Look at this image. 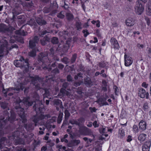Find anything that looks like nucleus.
Wrapping results in <instances>:
<instances>
[{
  "instance_id": "f257e3e1",
  "label": "nucleus",
  "mask_w": 151,
  "mask_h": 151,
  "mask_svg": "<svg viewBox=\"0 0 151 151\" xmlns=\"http://www.w3.org/2000/svg\"><path fill=\"white\" fill-rule=\"evenodd\" d=\"M34 103L35 101L31 100L29 97H27L24 98L22 100L19 98L16 101L15 108L21 118L20 120L23 124H24L27 121L24 108L27 109L29 107L32 106Z\"/></svg>"
},
{
  "instance_id": "f03ea898",
  "label": "nucleus",
  "mask_w": 151,
  "mask_h": 151,
  "mask_svg": "<svg viewBox=\"0 0 151 151\" xmlns=\"http://www.w3.org/2000/svg\"><path fill=\"white\" fill-rule=\"evenodd\" d=\"M28 61V59L26 58L25 59L22 56L21 57L19 60H15L14 64L16 67H20L23 69L24 72H27L28 71L29 67Z\"/></svg>"
},
{
  "instance_id": "7ed1b4c3",
  "label": "nucleus",
  "mask_w": 151,
  "mask_h": 151,
  "mask_svg": "<svg viewBox=\"0 0 151 151\" xmlns=\"http://www.w3.org/2000/svg\"><path fill=\"white\" fill-rule=\"evenodd\" d=\"M10 114L7 110H5L2 114L0 116V127H1L9 121Z\"/></svg>"
},
{
  "instance_id": "20e7f679",
  "label": "nucleus",
  "mask_w": 151,
  "mask_h": 151,
  "mask_svg": "<svg viewBox=\"0 0 151 151\" xmlns=\"http://www.w3.org/2000/svg\"><path fill=\"white\" fill-rule=\"evenodd\" d=\"M48 53L47 52H40L37 57V60L39 63H44L48 60Z\"/></svg>"
},
{
  "instance_id": "39448f33",
  "label": "nucleus",
  "mask_w": 151,
  "mask_h": 151,
  "mask_svg": "<svg viewBox=\"0 0 151 151\" xmlns=\"http://www.w3.org/2000/svg\"><path fill=\"white\" fill-rule=\"evenodd\" d=\"M2 92L4 94L5 96H6V94L8 93L9 91H10L12 90H14L17 91H18L20 89H21L22 90L23 88H24L22 84H20V85L17 87H16L15 88H10L7 89H5L4 88V85H3L2 86Z\"/></svg>"
},
{
  "instance_id": "423d86ee",
  "label": "nucleus",
  "mask_w": 151,
  "mask_h": 151,
  "mask_svg": "<svg viewBox=\"0 0 151 151\" xmlns=\"http://www.w3.org/2000/svg\"><path fill=\"white\" fill-rule=\"evenodd\" d=\"M136 12L138 15L141 14L143 12L144 8L141 3L137 1L136 5L135 7Z\"/></svg>"
},
{
  "instance_id": "0eeeda50",
  "label": "nucleus",
  "mask_w": 151,
  "mask_h": 151,
  "mask_svg": "<svg viewBox=\"0 0 151 151\" xmlns=\"http://www.w3.org/2000/svg\"><path fill=\"white\" fill-rule=\"evenodd\" d=\"M39 41V38L37 36H35L29 41V45L30 48L33 49L35 48L36 44Z\"/></svg>"
},
{
  "instance_id": "6e6552de",
  "label": "nucleus",
  "mask_w": 151,
  "mask_h": 151,
  "mask_svg": "<svg viewBox=\"0 0 151 151\" xmlns=\"http://www.w3.org/2000/svg\"><path fill=\"white\" fill-rule=\"evenodd\" d=\"M34 103H35V104L33 106L34 110L36 111H38L40 112L43 107V105L42 104L41 101L37 100Z\"/></svg>"
},
{
  "instance_id": "1a4fd4ad",
  "label": "nucleus",
  "mask_w": 151,
  "mask_h": 151,
  "mask_svg": "<svg viewBox=\"0 0 151 151\" xmlns=\"http://www.w3.org/2000/svg\"><path fill=\"white\" fill-rule=\"evenodd\" d=\"M138 95L140 97L144 98L145 97L147 99L149 98V93L142 88H139L138 91Z\"/></svg>"
},
{
  "instance_id": "9d476101",
  "label": "nucleus",
  "mask_w": 151,
  "mask_h": 151,
  "mask_svg": "<svg viewBox=\"0 0 151 151\" xmlns=\"http://www.w3.org/2000/svg\"><path fill=\"white\" fill-rule=\"evenodd\" d=\"M84 84L88 87H91L93 85V82L91 78L88 76L84 78Z\"/></svg>"
},
{
  "instance_id": "9b49d317",
  "label": "nucleus",
  "mask_w": 151,
  "mask_h": 151,
  "mask_svg": "<svg viewBox=\"0 0 151 151\" xmlns=\"http://www.w3.org/2000/svg\"><path fill=\"white\" fill-rule=\"evenodd\" d=\"M83 134L85 135H89L94 137L93 132L91 129L85 127L83 129Z\"/></svg>"
},
{
  "instance_id": "f8f14e48",
  "label": "nucleus",
  "mask_w": 151,
  "mask_h": 151,
  "mask_svg": "<svg viewBox=\"0 0 151 151\" xmlns=\"http://www.w3.org/2000/svg\"><path fill=\"white\" fill-rule=\"evenodd\" d=\"M80 143L79 140H72L70 141L68 144V146L69 147H73L77 145Z\"/></svg>"
},
{
  "instance_id": "ddd939ff",
  "label": "nucleus",
  "mask_w": 151,
  "mask_h": 151,
  "mask_svg": "<svg viewBox=\"0 0 151 151\" xmlns=\"http://www.w3.org/2000/svg\"><path fill=\"white\" fill-rule=\"evenodd\" d=\"M125 65L126 66H128L130 65L132 63V58L126 55H124Z\"/></svg>"
},
{
  "instance_id": "4468645a",
  "label": "nucleus",
  "mask_w": 151,
  "mask_h": 151,
  "mask_svg": "<svg viewBox=\"0 0 151 151\" xmlns=\"http://www.w3.org/2000/svg\"><path fill=\"white\" fill-rule=\"evenodd\" d=\"M37 23L40 26L45 25L46 24L47 22L42 18L38 17L36 19Z\"/></svg>"
},
{
  "instance_id": "2eb2a0df",
  "label": "nucleus",
  "mask_w": 151,
  "mask_h": 151,
  "mask_svg": "<svg viewBox=\"0 0 151 151\" xmlns=\"http://www.w3.org/2000/svg\"><path fill=\"white\" fill-rule=\"evenodd\" d=\"M40 43L42 46H45L47 44V42H50V38L48 37L45 36L43 38L40 40Z\"/></svg>"
},
{
  "instance_id": "dca6fc26",
  "label": "nucleus",
  "mask_w": 151,
  "mask_h": 151,
  "mask_svg": "<svg viewBox=\"0 0 151 151\" xmlns=\"http://www.w3.org/2000/svg\"><path fill=\"white\" fill-rule=\"evenodd\" d=\"M111 42L114 45V48L115 49H118L119 48V45L116 39L112 38L111 39Z\"/></svg>"
},
{
  "instance_id": "f3484780",
  "label": "nucleus",
  "mask_w": 151,
  "mask_h": 151,
  "mask_svg": "<svg viewBox=\"0 0 151 151\" xmlns=\"http://www.w3.org/2000/svg\"><path fill=\"white\" fill-rule=\"evenodd\" d=\"M139 129L141 130V131L145 130L146 127V123L143 120H141L139 124Z\"/></svg>"
},
{
  "instance_id": "a211bd4d",
  "label": "nucleus",
  "mask_w": 151,
  "mask_h": 151,
  "mask_svg": "<svg viewBox=\"0 0 151 151\" xmlns=\"http://www.w3.org/2000/svg\"><path fill=\"white\" fill-rule=\"evenodd\" d=\"M126 25L128 26H132L135 24L134 20L131 18H129L126 20Z\"/></svg>"
},
{
  "instance_id": "6ab92c4d",
  "label": "nucleus",
  "mask_w": 151,
  "mask_h": 151,
  "mask_svg": "<svg viewBox=\"0 0 151 151\" xmlns=\"http://www.w3.org/2000/svg\"><path fill=\"white\" fill-rule=\"evenodd\" d=\"M76 120L77 125L79 127H81L85 121L84 118L82 117H81Z\"/></svg>"
},
{
  "instance_id": "aec40b11",
  "label": "nucleus",
  "mask_w": 151,
  "mask_h": 151,
  "mask_svg": "<svg viewBox=\"0 0 151 151\" xmlns=\"http://www.w3.org/2000/svg\"><path fill=\"white\" fill-rule=\"evenodd\" d=\"M146 14L149 16H151V1H149L147 4Z\"/></svg>"
},
{
  "instance_id": "412c9836",
  "label": "nucleus",
  "mask_w": 151,
  "mask_h": 151,
  "mask_svg": "<svg viewBox=\"0 0 151 151\" xmlns=\"http://www.w3.org/2000/svg\"><path fill=\"white\" fill-rule=\"evenodd\" d=\"M27 24L31 26H34L35 27L37 26L36 22L33 19H31L29 20L27 22Z\"/></svg>"
},
{
  "instance_id": "4be33fe9",
  "label": "nucleus",
  "mask_w": 151,
  "mask_h": 151,
  "mask_svg": "<svg viewBox=\"0 0 151 151\" xmlns=\"http://www.w3.org/2000/svg\"><path fill=\"white\" fill-rule=\"evenodd\" d=\"M30 78L32 83L34 85H35V84L38 82L40 79L38 76H35L34 77L30 76Z\"/></svg>"
},
{
  "instance_id": "5701e85b",
  "label": "nucleus",
  "mask_w": 151,
  "mask_h": 151,
  "mask_svg": "<svg viewBox=\"0 0 151 151\" xmlns=\"http://www.w3.org/2000/svg\"><path fill=\"white\" fill-rule=\"evenodd\" d=\"M30 119L31 121L34 122L35 126L37 125V122L39 120V118L37 115H36L33 116Z\"/></svg>"
},
{
  "instance_id": "b1692460",
  "label": "nucleus",
  "mask_w": 151,
  "mask_h": 151,
  "mask_svg": "<svg viewBox=\"0 0 151 151\" xmlns=\"http://www.w3.org/2000/svg\"><path fill=\"white\" fill-rule=\"evenodd\" d=\"M62 103L60 100L57 99H54L52 101L50 102V104L52 105L58 106H59L60 103Z\"/></svg>"
},
{
  "instance_id": "393cba45",
  "label": "nucleus",
  "mask_w": 151,
  "mask_h": 151,
  "mask_svg": "<svg viewBox=\"0 0 151 151\" xmlns=\"http://www.w3.org/2000/svg\"><path fill=\"white\" fill-rule=\"evenodd\" d=\"M10 117L9 121L11 123H12L14 121L16 120V115L15 113L13 111H11L10 112Z\"/></svg>"
},
{
  "instance_id": "a878e982",
  "label": "nucleus",
  "mask_w": 151,
  "mask_h": 151,
  "mask_svg": "<svg viewBox=\"0 0 151 151\" xmlns=\"http://www.w3.org/2000/svg\"><path fill=\"white\" fill-rule=\"evenodd\" d=\"M24 127L28 131L32 130L34 128V123H30L28 124H25Z\"/></svg>"
},
{
  "instance_id": "bb28decb",
  "label": "nucleus",
  "mask_w": 151,
  "mask_h": 151,
  "mask_svg": "<svg viewBox=\"0 0 151 151\" xmlns=\"http://www.w3.org/2000/svg\"><path fill=\"white\" fill-rule=\"evenodd\" d=\"M50 41L53 44H58L59 43L58 38L57 37H53L50 39Z\"/></svg>"
},
{
  "instance_id": "cd10ccee",
  "label": "nucleus",
  "mask_w": 151,
  "mask_h": 151,
  "mask_svg": "<svg viewBox=\"0 0 151 151\" xmlns=\"http://www.w3.org/2000/svg\"><path fill=\"white\" fill-rule=\"evenodd\" d=\"M147 135L145 134H142L139 135L138 137V139L141 142H143L146 139Z\"/></svg>"
},
{
  "instance_id": "c85d7f7f",
  "label": "nucleus",
  "mask_w": 151,
  "mask_h": 151,
  "mask_svg": "<svg viewBox=\"0 0 151 151\" xmlns=\"http://www.w3.org/2000/svg\"><path fill=\"white\" fill-rule=\"evenodd\" d=\"M14 143L16 145H24L25 142L23 139L19 138L14 140Z\"/></svg>"
},
{
  "instance_id": "c756f323",
  "label": "nucleus",
  "mask_w": 151,
  "mask_h": 151,
  "mask_svg": "<svg viewBox=\"0 0 151 151\" xmlns=\"http://www.w3.org/2000/svg\"><path fill=\"white\" fill-rule=\"evenodd\" d=\"M77 58V54L75 53L73 55L70 60V65L74 63L76 61Z\"/></svg>"
},
{
  "instance_id": "7c9ffc66",
  "label": "nucleus",
  "mask_w": 151,
  "mask_h": 151,
  "mask_svg": "<svg viewBox=\"0 0 151 151\" xmlns=\"http://www.w3.org/2000/svg\"><path fill=\"white\" fill-rule=\"evenodd\" d=\"M44 63H43L42 65L41 66V69L44 70H47L49 72H50L52 70V68L51 67H49V66H47L45 65H44Z\"/></svg>"
},
{
  "instance_id": "2f4dec72",
  "label": "nucleus",
  "mask_w": 151,
  "mask_h": 151,
  "mask_svg": "<svg viewBox=\"0 0 151 151\" xmlns=\"http://www.w3.org/2000/svg\"><path fill=\"white\" fill-rule=\"evenodd\" d=\"M83 83L82 80H79L74 81L73 84L74 86L77 87L83 84Z\"/></svg>"
},
{
  "instance_id": "473e14b6",
  "label": "nucleus",
  "mask_w": 151,
  "mask_h": 151,
  "mask_svg": "<svg viewBox=\"0 0 151 151\" xmlns=\"http://www.w3.org/2000/svg\"><path fill=\"white\" fill-rule=\"evenodd\" d=\"M8 104L5 101H0V106L1 107L4 109L7 108Z\"/></svg>"
},
{
  "instance_id": "72a5a7b5",
  "label": "nucleus",
  "mask_w": 151,
  "mask_h": 151,
  "mask_svg": "<svg viewBox=\"0 0 151 151\" xmlns=\"http://www.w3.org/2000/svg\"><path fill=\"white\" fill-rule=\"evenodd\" d=\"M6 28L5 32H7L10 33H12L14 30H15V28L13 27L10 26L8 27L6 25Z\"/></svg>"
},
{
  "instance_id": "f704fd0d",
  "label": "nucleus",
  "mask_w": 151,
  "mask_h": 151,
  "mask_svg": "<svg viewBox=\"0 0 151 151\" xmlns=\"http://www.w3.org/2000/svg\"><path fill=\"white\" fill-rule=\"evenodd\" d=\"M69 83L68 82H64L62 84V88L60 89V91H62V90H66L69 85Z\"/></svg>"
},
{
  "instance_id": "c9c22d12",
  "label": "nucleus",
  "mask_w": 151,
  "mask_h": 151,
  "mask_svg": "<svg viewBox=\"0 0 151 151\" xmlns=\"http://www.w3.org/2000/svg\"><path fill=\"white\" fill-rule=\"evenodd\" d=\"M61 61L65 64L70 65V60L67 57H65L61 59Z\"/></svg>"
},
{
  "instance_id": "e433bc0d",
  "label": "nucleus",
  "mask_w": 151,
  "mask_h": 151,
  "mask_svg": "<svg viewBox=\"0 0 151 151\" xmlns=\"http://www.w3.org/2000/svg\"><path fill=\"white\" fill-rule=\"evenodd\" d=\"M52 10V6L50 5L49 7H45L43 9V12L45 13H48Z\"/></svg>"
},
{
  "instance_id": "4c0bfd02",
  "label": "nucleus",
  "mask_w": 151,
  "mask_h": 151,
  "mask_svg": "<svg viewBox=\"0 0 151 151\" xmlns=\"http://www.w3.org/2000/svg\"><path fill=\"white\" fill-rule=\"evenodd\" d=\"M44 89L45 91V93L43 94V96L44 100L45 98H48L50 95V93L48 89L45 88Z\"/></svg>"
},
{
  "instance_id": "58836bf2",
  "label": "nucleus",
  "mask_w": 151,
  "mask_h": 151,
  "mask_svg": "<svg viewBox=\"0 0 151 151\" xmlns=\"http://www.w3.org/2000/svg\"><path fill=\"white\" fill-rule=\"evenodd\" d=\"M66 17L69 21L72 20L73 19V16L71 13H67L66 14Z\"/></svg>"
},
{
  "instance_id": "ea45409f",
  "label": "nucleus",
  "mask_w": 151,
  "mask_h": 151,
  "mask_svg": "<svg viewBox=\"0 0 151 151\" xmlns=\"http://www.w3.org/2000/svg\"><path fill=\"white\" fill-rule=\"evenodd\" d=\"M20 84H22V85L23 86L24 88H23L22 90L21 89H20V90L18 91H17V92H18L20 90H21L22 91L23 89L24 88V92L25 94L26 95H27L28 93V92H29V87H25V88H24V87L23 86V84L22 83H20L19 84H18V86H17L16 87H17L20 85Z\"/></svg>"
},
{
  "instance_id": "a19ab883",
  "label": "nucleus",
  "mask_w": 151,
  "mask_h": 151,
  "mask_svg": "<svg viewBox=\"0 0 151 151\" xmlns=\"http://www.w3.org/2000/svg\"><path fill=\"white\" fill-rule=\"evenodd\" d=\"M6 25L3 24H0V32L5 33Z\"/></svg>"
},
{
  "instance_id": "79ce46f5",
  "label": "nucleus",
  "mask_w": 151,
  "mask_h": 151,
  "mask_svg": "<svg viewBox=\"0 0 151 151\" xmlns=\"http://www.w3.org/2000/svg\"><path fill=\"white\" fill-rule=\"evenodd\" d=\"M50 71L54 75H55L59 74L60 73V71L59 70L57 67L54 69H52V70Z\"/></svg>"
},
{
  "instance_id": "37998d69",
  "label": "nucleus",
  "mask_w": 151,
  "mask_h": 151,
  "mask_svg": "<svg viewBox=\"0 0 151 151\" xmlns=\"http://www.w3.org/2000/svg\"><path fill=\"white\" fill-rule=\"evenodd\" d=\"M70 46L68 45H64L62 48V51L64 53H66L68 51L69 48Z\"/></svg>"
},
{
  "instance_id": "c03bdc74",
  "label": "nucleus",
  "mask_w": 151,
  "mask_h": 151,
  "mask_svg": "<svg viewBox=\"0 0 151 151\" xmlns=\"http://www.w3.org/2000/svg\"><path fill=\"white\" fill-rule=\"evenodd\" d=\"M28 55L30 57H34L36 55V52L35 50L33 49L32 51L28 53Z\"/></svg>"
},
{
  "instance_id": "a18cd8bd",
  "label": "nucleus",
  "mask_w": 151,
  "mask_h": 151,
  "mask_svg": "<svg viewBox=\"0 0 151 151\" xmlns=\"http://www.w3.org/2000/svg\"><path fill=\"white\" fill-rule=\"evenodd\" d=\"M20 136L19 132L18 130H16L12 133V136L14 138L16 137L17 138Z\"/></svg>"
},
{
  "instance_id": "49530a36",
  "label": "nucleus",
  "mask_w": 151,
  "mask_h": 151,
  "mask_svg": "<svg viewBox=\"0 0 151 151\" xmlns=\"http://www.w3.org/2000/svg\"><path fill=\"white\" fill-rule=\"evenodd\" d=\"M151 145V142L150 141H148L146 142L144 145L142 147L147 148H149L150 149Z\"/></svg>"
},
{
  "instance_id": "de8ad7c7",
  "label": "nucleus",
  "mask_w": 151,
  "mask_h": 151,
  "mask_svg": "<svg viewBox=\"0 0 151 151\" xmlns=\"http://www.w3.org/2000/svg\"><path fill=\"white\" fill-rule=\"evenodd\" d=\"M50 5L52 6V9H57L58 8V5L55 1H54L52 4H51Z\"/></svg>"
},
{
  "instance_id": "09e8293b",
  "label": "nucleus",
  "mask_w": 151,
  "mask_h": 151,
  "mask_svg": "<svg viewBox=\"0 0 151 151\" xmlns=\"http://www.w3.org/2000/svg\"><path fill=\"white\" fill-rule=\"evenodd\" d=\"M62 90V91H60V92L63 95H66L67 96H70V93L66 90Z\"/></svg>"
},
{
  "instance_id": "8fccbe9b",
  "label": "nucleus",
  "mask_w": 151,
  "mask_h": 151,
  "mask_svg": "<svg viewBox=\"0 0 151 151\" xmlns=\"http://www.w3.org/2000/svg\"><path fill=\"white\" fill-rule=\"evenodd\" d=\"M64 113L65 114V119H68L70 115V113L66 109Z\"/></svg>"
},
{
  "instance_id": "3c124183",
  "label": "nucleus",
  "mask_w": 151,
  "mask_h": 151,
  "mask_svg": "<svg viewBox=\"0 0 151 151\" xmlns=\"http://www.w3.org/2000/svg\"><path fill=\"white\" fill-rule=\"evenodd\" d=\"M82 75L83 74L81 73H78L77 75L75 76L74 78L75 80H77L79 78H82Z\"/></svg>"
},
{
  "instance_id": "603ef678",
  "label": "nucleus",
  "mask_w": 151,
  "mask_h": 151,
  "mask_svg": "<svg viewBox=\"0 0 151 151\" xmlns=\"http://www.w3.org/2000/svg\"><path fill=\"white\" fill-rule=\"evenodd\" d=\"M67 81L69 82H72L73 81V78L70 75H68L67 77Z\"/></svg>"
},
{
  "instance_id": "864d4df0",
  "label": "nucleus",
  "mask_w": 151,
  "mask_h": 151,
  "mask_svg": "<svg viewBox=\"0 0 151 151\" xmlns=\"http://www.w3.org/2000/svg\"><path fill=\"white\" fill-rule=\"evenodd\" d=\"M143 109L144 111H147L148 110V103L147 102L144 103L143 105Z\"/></svg>"
},
{
  "instance_id": "5fc2aeb1",
  "label": "nucleus",
  "mask_w": 151,
  "mask_h": 151,
  "mask_svg": "<svg viewBox=\"0 0 151 151\" xmlns=\"http://www.w3.org/2000/svg\"><path fill=\"white\" fill-rule=\"evenodd\" d=\"M72 41V38H68L65 42V44L64 45H68L70 46V44Z\"/></svg>"
},
{
  "instance_id": "6e6d98bb",
  "label": "nucleus",
  "mask_w": 151,
  "mask_h": 151,
  "mask_svg": "<svg viewBox=\"0 0 151 151\" xmlns=\"http://www.w3.org/2000/svg\"><path fill=\"white\" fill-rule=\"evenodd\" d=\"M81 23L80 22H77L76 23V26L77 28V30H80L82 28L81 27Z\"/></svg>"
},
{
  "instance_id": "4d7b16f0",
  "label": "nucleus",
  "mask_w": 151,
  "mask_h": 151,
  "mask_svg": "<svg viewBox=\"0 0 151 151\" xmlns=\"http://www.w3.org/2000/svg\"><path fill=\"white\" fill-rule=\"evenodd\" d=\"M99 67L101 68H104L106 67V64L105 63L104 61H101L99 63Z\"/></svg>"
},
{
  "instance_id": "13d9d810",
  "label": "nucleus",
  "mask_w": 151,
  "mask_h": 151,
  "mask_svg": "<svg viewBox=\"0 0 151 151\" xmlns=\"http://www.w3.org/2000/svg\"><path fill=\"white\" fill-rule=\"evenodd\" d=\"M62 12H60L57 14V16L59 18L63 19L65 17V15L62 14Z\"/></svg>"
},
{
  "instance_id": "bf43d9fd",
  "label": "nucleus",
  "mask_w": 151,
  "mask_h": 151,
  "mask_svg": "<svg viewBox=\"0 0 151 151\" xmlns=\"http://www.w3.org/2000/svg\"><path fill=\"white\" fill-rule=\"evenodd\" d=\"M133 129L134 132L136 133L138 132V129L137 126L136 125H134L133 127Z\"/></svg>"
},
{
  "instance_id": "052dcab7",
  "label": "nucleus",
  "mask_w": 151,
  "mask_h": 151,
  "mask_svg": "<svg viewBox=\"0 0 151 151\" xmlns=\"http://www.w3.org/2000/svg\"><path fill=\"white\" fill-rule=\"evenodd\" d=\"M119 133L121 136V137H123L124 135V131L123 129H119Z\"/></svg>"
},
{
  "instance_id": "680f3d73",
  "label": "nucleus",
  "mask_w": 151,
  "mask_h": 151,
  "mask_svg": "<svg viewBox=\"0 0 151 151\" xmlns=\"http://www.w3.org/2000/svg\"><path fill=\"white\" fill-rule=\"evenodd\" d=\"M40 142L39 141L37 142L35 140V142L33 143V145L34 146V148H35L36 147H37L38 145H40Z\"/></svg>"
},
{
  "instance_id": "e2e57ef3",
  "label": "nucleus",
  "mask_w": 151,
  "mask_h": 151,
  "mask_svg": "<svg viewBox=\"0 0 151 151\" xmlns=\"http://www.w3.org/2000/svg\"><path fill=\"white\" fill-rule=\"evenodd\" d=\"M82 89V88L81 87H80L78 88V90L76 92L79 95H81L82 93V92L81 91V90Z\"/></svg>"
},
{
  "instance_id": "0e129e2a",
  "label": "nucleus",
  "mask_w": 151,
  "mask_h": 151,
  "mask_svg": "<svg viewBox=\"0 0 151 151\" xmlns=\"http://www.w3.org/2000/svg\"><path fill=\"white\" fill-rule=\"evenodd\" d=\"M82 32L84 34V36L85 37H86L89 34L87 29L83 30Z\"/></svg>"
},
{
  "instance_id": "69168bd1",
  "label": "nucleus",
  "mask_w": 151,
  "mask_h": 151,
  "mask_svg": "<svg viewBox=\"0 0 151 151\" xmlns=\"http://www.w3.org/2000/svg\"><path fill=\"white\" fill-rule=\"evenodd\" d=\"M57 9H53L52 10H53L50 13V15L53 16L57 12Z\"/></svg>"
},
{
  "instance_id": "338daca9",
  "label": "nucleus",
  "mask_w": 151,
  "mask_h": 151,
  "mask_svg": "<svg viewBox=\"0 0 151 151\" xmlns=\"http://www.w3.org/2000/svg\"><path fill=\"white\" fill-rule=\"evenodd\" d=\"M62 115H59L58 118L57 120V122L58 124H60L62 120Z\"/></svg>"
},
{
  "instance_id": "774afa93",
  "label": "nucleus",
  "mask_w": 151,
  "mask_h": 151,
  "mask_svg": "<svg viewBox=\"0 0 151 151\" xmlns=\"http://www.w3.org/2000/svg\"><path fill=\"white\" fill-rule=\"evenodd\" d=\"M89 109L90 110L91 112V113L93 112H96V111L97 110V109H96V108L95 107H90L89 108Z\"/></svg>"
}]
</instances>
